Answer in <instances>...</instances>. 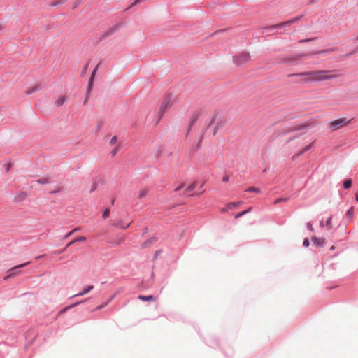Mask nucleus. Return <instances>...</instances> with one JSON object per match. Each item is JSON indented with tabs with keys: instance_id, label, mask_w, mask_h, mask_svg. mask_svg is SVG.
Instances as JSON below:
<instances>
[{
	"instance_id": "1",
	"label": "nucleus",
	"mask_w": 358,
	"mask_h": 358,
	"mask_svg": "<svg viewBox=\"0 0 358 358\" xmlns=\"http://www.w3.org/2000/svg\"><path fill=\"white\" fill-rule=\"evenodd\" d=\"M224 122L219 113L215 111L209 117V122L207 123V129L211 130L213 136H215L218 131L223 128Z\"/></svg>"
},
{
	"instance_id": "2",
	"label": "nucleus",
	"mask_w": 358,
	"mask_h": 358,
	"mask_svg": "<svg viewBox=\"0 0 358 358\" xmlns=\"http://www.w3.org/2000/svg\"><path fill=\"white\" fill-rule=\"evenodd\" d=\"M302 17H303V15H300L294 17L292 19H289L288 20L284 21L282 22H280V23H278L276 24L262 27V29L263 30V33H267L268 31L277 30V29H282L283 27H289L293 23L299 21Z\"/></svg>"
},
{
	"instance_id": "3",
	"label": "nucleus",
	"mask_w": 358,
	"mask_h": 358,
	"mask_svg": "<svg viewBox=\"0 0 358 358\" xmlns=\"http://www.w3.org/2000/svg\"><path fill=\"white\" fill-rule=\"evenodd\" d=\"M336 77L331 71H315V81H323Z\"/></svg>"
},
{
	"instance_id": "4",
	"label": "nucleus",
	"mask_w": 358,
	"mask_h": 358,
	"mask_svg": "<svg viewBox=\"0 0 358 358\" xmlns=\"http://www.w3.org/2000/svg\"><path fill=\"white\" fill-rule=\"evenodd\" d=\"M30 263L31 262H26L12 267L11 268L7 271V274L3 277V279L5 280H7L10 278L16 276L20 273V269L28 266L29 264H30Z\"/></svg>"
},
{
	"instance_id": "5",
	"label": "nucleus",
	"mask_w": 358,
	"mask_h": 358,
	"mask_svg": "<svg viewBox=\"0 0 358 358\" xmlns=\"http://www.w3.org/2000/svg\"><path fill=\"white\" fill-rule=\"evenodd\" d=\"M350 123V120H347L346 118H340L335 120L329 123V128L331 131H334L341 128H343L348 125Z\"/></svg>"
},
{
	"instance_id": "6",
	"label": "nucleus",
	"mask_w": 358,
	"mask_h": 358,
	"mask_svg": "<svg viewBox=\"0 0 358 358\" xmlns=\"http://www.w3.org/2000/svg\"><path fill=\"white\" fill-rule=\"evenodd\" d=\"M171 96L170 94L167 95L165 97V99H164L162 105L160 106L159 110L157 115V124H158L159 122V121L161 120V119L162 118L164 113L167 108V106H169V104L171 102Z\"/></svg>"
},
{
	"instance_id": "7",
	"label": "nucleus",
	"mask_w": 358,
	"mask_h": 358,
	"mask_svg": "<svg viewBox=\"0 0 358 358\" xmlns=\"http://www.w3.org/2000/svg\"><path fill=\"white\" fill-rule=\"evenodd\" d=\"M201 114V111H196L191 115L186 131V136H187L191 133L193 127L196 124Z\"/></svg>"
},
{
	"instance_id": "8",
	"label": "nucleus",
	"mask_w": 358,
	"mask_h": 358,
	"mask_svg": "<svg viewBox=\"0 0 358 358\" xmlns=\"http://www.w3.org/2000/svg\"><path fill=\"white\" fill-rule=\"evenodd\" d=\"M301 56H302L301 55H299V54L287 55L282 58V62L287 64L296 65V64H299L300 57Z\"/></svg>"
},
{
	"instance_id": "9",
	"label": "nucleus",
	"mask_w": 358,
	"mask_h": 358,
	"mask_svg": "<svg viewBox=\"0 0 358 358\" xmlns=\"http://www.w3.org/2000/svg\"><path fill=\"white\" fill-rule=\"evenodd\" d=\"M118 29L119 27L116 24L111 26L110 28H108L106 31H105L100 35L99 41H101L106 39L107 38L115 34L117 31H118Z\"/></svg>"
},
{
	"instance_id": "10",
	"label": "nucleus",
	"mask_w": 358,
	"mask_h": 358,
	"mask_svg": "<svg viewBox=\"0 0 358 358\" xmlns=\"http://www.w3.org/2000/svg\"><path fill=\"white\" fill-rule=\"evenodd\" d=\"M308 127H309V124H297L295 126H291V127H288L285 131L280 133L279 135L282 136V135H285V134H289L291 132L303 130V129L307 128Z\"/></svg>"
},
{
	"instance_id": "11",
	"label": "nucleus",
	"mask_w": 358,
	"mask_h": 358,
	"mask_svg": "<svg viewBox=\"0 0 358 358\" xmlns=\"http://www.w3.org/2000/svg\"><path fill=\"white\" fill-rule=\"evenodd\" d=\"M234 62L238 66L247 62L250 59V55L243 52L238 54L236 57H233Z\"/></svg>"
},
{
	"instance_id": "12",
	"label": "nucleus",
	"mask_w": 358,
	"mask_h": 358,
	"mask_svg": "<svg viewBox=\"0 0 358 358\" xmlns=\"http://www.w3.org/2000/svg\"><path fill=\"white\" fill-rule=\"evenodd\" d=\"M289 76L302 77L303 78V82L313 81V71H310L308 72L303 73H293L289 75Z\"/></svg>"
},
{
	"instance_id": "13",
	"label": "nucleus",
	"mask_w": 358,
	"mask_h": 358,
	"mask_svg": "<svg viewBox=\"0 0 358 358\" xmlns=\"http://www.w3.org/2000/svg\"><path fill=\"white\" fill-rule=\"evenodd\" d=\"M101 65V63H99L92 71V72L91 73V75L90 76V78H89V80H88V83H87V86L88 87V91L89 90H93V87H94V79H95V76H96V71H98L99 66Z\"/></svg>"
},
{
	"instance_id": "14",
	"label": "nucleus",
	"mask_w": 358,
	"mask_h": 358,
	"mask_svg": "<svg viewBox=\"0 0 358 358\" xmlns=\"http://www.w3.org/2000/svg\"><path fill=\"white\" fill-rule=\"evenodd\" d=\"M110 224H111V226H113L115 228L125 230L131 226V222H130L127 224H124L122 220H117L115 222H112Z\"/></svg>"
},
{
	"instance_id": "15",
	"label": "nucleus",
	"mask_w": 358,
	"mask_h": 358,
	"mask_svg": "<svg viewBox=\"0 0 358 358\" xmlns=\"http://www.w3.org/2000/svg\"><path fill=\"white\" fill-rule=\"evenodd\" d=\"M206 344L213 348L220 347L219 339L215 336H210Z\"/></svg>"
},
{
	"instance_id": "16",
	"label": "nucleus",
	"mask_w": 358,
	"mask_h": 358,
	"mask_svg": "<svg viewBox=\"0 0 358 358\" xmlns=\"http://www.w3.org/2000/svg\"><path fill=\"white\" fill-rule=\"evenodd\" d=\"M333 51H334V50L330 49V48L324 49V50H317V51L315 50V57H317L319 59L322 57L327 56L330 53H331Z\"/></svg>"
},
{
	"instance_id": "17",
	"label": "nucleus",
	"mask_w": 358,
	"mask_h": 358,
	"mask_svg": "<svg viewBox=\"0 0 358 358\" xmlns=\"http://www.w3.org/2000/svg\"><path fill=\"white\" fill-rule=\"evenodd\" d=\"M94 288V285H87L82 289V290L77 294L74 295V296H80L85 295L88 294L90 292H91Z\"/></svg>"
},
{
	"instance_id": "18",
	"label": "nucleus",
	"mask_w": 358,
	"mask_h": 358,
	"mask_svg": "<svg viewBox=\"0 0 358 358\" xmlns=\"http://www.w3.org/2000/svg\"><path fill=\"white\" fill-rule=\"evenodd\" d=\"M138 299L143 302H150L155 300V296L152 294L149 295H142L140 294L138 296Z\"/></svg>"
},
{
	"instance_id": "19",
	"label": "nucleus",
	"mask_w": 358,
	"mask_h": 358,
	"mask_svg": "<svg viewBox=\"0 0 358 358\" xmlns=\"http://www.w3.org/2000/svg\"><path fill=\"white\" fill-rule=\"evenodd\" d=\"M157 238L155 236H152L151 238L145 240L144 242L141 243V247L143 248H146L152 245L156 241Z\"/></svg>"
},
{
	"instance_id": "20",
	"label": "nucleus",
	"mask_w": 358,
	"mask_h": 358,
	"mask_svg": "<svg viewBox=\"0 0 358 358\" xmlns=\"http://www.w3.org/2000/svg\"><path fill=\"white\" fill-rule=\"evenodd\" d=\"M67 100V96L65 95L60 96L57 100L55 101V105L57 107H60L64 104V103Z\"/></svg>"
},
{
	"instance_id": "21",
	"label": "nucleus",
	"mask_w": 358,
	"mask_h": 358,
	"mask_svg": "<svg viewBox=\"0 0 358 358\" xmlns=\"http://www.w3.org/2000/svg\"><path fill=\"white\" fill-rule=\"evenodd\" d=\"M27 196V192L22 191L15 196L14 201L17 203L21 202L26 199Z\"/></svg>"
},
{
	"instance_id": "22",
	"label": "nucleus",
	"mask_w": 358,
	"mask_h": 358,
	"mask_svg": "<svg viewBox=\"0 0 358 358\" xmlns=\"http://www.w3.org/2000/svg\"><path fill=\"white\" fill-rule=\"evenodd\" d=\"M252 210V207H249L248 208H247L245 210H241V211L238 212V213H236L234 215V218L235 219H239L240 217H241L245 215L246 214L250 213Z\"/></svg>"
},
{
	"instance_id": "23",
	"label": "nucleus",
	"mask_w": 358,
	"mask_h": 358,
	"mask_svg": "<svg viewBox=\"0 0 358 358\" xmlns=\"http://www.w3.org/2000/svg\"><path fill=\"white\" fill-rule=\"evenodd\" d=\"M331 219H332L331 217H329L327 219L325 223H324L323 220L320 221V226L322 227H326L328 229H331L332 228Z\"/></svg>"
},
{
	"instance_id": "24",
	"label": "nucleus",
	"mask_w": 358,
	"mask_h": 358,
	"mask_svg": "<svg viewBox=\"0 0 358 358\" xmlns=\"http://www.w3.org/2000/svg\"><path fill=\"white\" fill-rule=\"evenodd\" d=\"M243 201H233V202H229L227 203L226 208H227V210H231V209H234L235 208H237L238 206H239V205L241 203H242Z\"/></svg>"
},
{
	"instance_id": "25",
	"label": "nucleus",
	"mask_w": 358,
	"mask_h": 358,
	"mask_svg": "<svg viewBox=\"0 0 358 358\" xmlns=\"http://www.w3.org/2000/svg\"><path fill=\"white\" fill-rule=\"evenodd\" d=\"M36 182L40 185H45L50 183V178L48 177H41L36 180Z\"/></svg>"
},
{
	"instance_id": "26",
	"label": "nucleus",
	"mask_w": 358,
	"mask_h": 358,
	"mask_svg": "<svg viewBox=\"0 0 358 358\" xmlns=\"http://www.w3.org/2000/svg\"><path fill=\"white\" fill-rule=\"evenodd\" d=\"M196 185H197L196 182H193V183L189 185L185 189L184 194H187L194 191L195 189Z\"/></svg>"
},
{
	"instance_id": "27",
	"label": "nucleus",
	"mask_w": 358,
	"mask_h": 358,
	"mask_svg": "<svg viewBox=\"0 0 358 358\" xmlns=\"http://www.w3.org/2000/svg\"><path fill=\"white\" fill-rule=\"evenodd\" d=\"M66 0H54L50 3L51 7H56L64 4Z\"/></svg>"
},
{
	"instance_id": "28",
	"label": "nucleus",
	"mask_w": 358,
	"mask_h": 358,
	"mask_svg": "<svg viewBox=\"0 0 358 358\" xmlns=\"http://www.w3.org/2000/svg\"><path fill=\"white\" fill-rule=\"evenodd\" d=\"M41 88L38 87H31L26 90L27 95H31L38 92Z\"/></svg>"
},
{
	"instance_id": "29",
	"label": "nucleus",
	"mask_w": 358,
	"mask_h": 358,
	"mask_svg": "<svg viewBox=\"0 0 358 358\" xmlns=\"http://www.w3.org/2000/svg\"><path fill=\"white\" fill-rule=\"evenodd\" d=\"M310 241H312L313 243V234L310 236V238H305L303 241V246L304 248H308L310 245Z\"/></svg>"
},
{
	"instance_id": "30",
	"label": "nucleus",
	"mask_w": 358,
	"mask_h": 358,
	"mask_svg": "<svg viewBox=\"0 0 358 358\" xmlns=\"http://www.w3.org/2000/svg\"><path fill=\"white\" fill-rule=\"evenodd\" d=\"M246 192L249 193H257L259 194L261 192V189L259 187H250L248 189H245Z\"/></svg>"
},
{
	"instance_id": "31",
	"label": "nucleus",
	"mask_w": 358,
	"mask_h": 358,
	"mask_svg": "<svg viewBox=\"0 0 358 358\" xmlns=\"http://www.w3.org/2000/svg\"><path fill=\"white\" fill-rule=\"evenodd\" d=\"M313 145V141L310 142L309 144H308L307 145H306L303 148H302L299 152V155H303V153H305L306 151H308V150H310L312 146Z\"/></svg>"
},
{
	"instance_id": "32",
	"label": "nucleus",
	"mask_w": 358,
	"mask_h": 358,
	"mask_svg": "<svg viewBox=\"0 0 358 358\" xmlns=\"http://www.w3.org/2000/svg\"><path fill=\"white\" fill-rule=\"evenodd\" d=\"M110 209L108 208L104 207L102 212V218L103 220H106L110 216Z\"/></svg>"
},
{
	"instance_id": "33",
	"label": "nucleus",
	"mask_w": 358,
	"mask_h": 358,
	"mask_svg": "<svg viewBox=\"0 0 358 358\" xmlns=\"http://www.w3.org/2000/svg\"><path fill=\"white\" fill-rule=\"evenodd\" d=\"M145 1V0H134V1L131 3L130 6L128 7V8H127V9L131 8H133V7H134V6H137V5H138V4L141 3H143V2H144Z\"/></svg>"
},
{
	"instance_id": "34",
	"label": "nucleus",
	"mask_w": 358,
	"mask_h": 358,
	"mask_svg": "<svg viewBox=\"0 0 358 358\" xmlns=\"http://www.w3.org/2000/svg\"><path fill=\"white\" fill-rule=\"evenodd\" d=\"M324 242H325V240L323 238H315V245H317V246L322 245L324 243Z\"/></svg>"
},
{
	"instance_id": "35",
	"label": "nucleus",
	"mask_w": 358,
	"mask_h": 358,
	"mask_svg": "<svg viewBox=\"0 0 358 358\" xmlns=\"http://www.w3.org/2000/svg\"><path fill=\"white\" fill-rule=\"evenodd\" d=\"M353 214H354V210H353V208H350L346 213V217L347 218H348L350 220H352V217H353Z\"/></svg>"
},
{
	"instance_id": "36",
	"label": "nucleus",
	"mask_w": 358,
	"mask_h": 358,
	"mask_svg": "<svg viewBox=\"0 0 358 358\" xmlns=\"http://www.w3.org/2000/svg\"><path fill=\"white\" fill-rule=\"evenodd\" d=\"M87 240V238L84 236H79L78 238H73L72 241L74 243L78 242H83Z\"/></svg>"
},
{
	"instance_id": "37",
	"label": "nucleus",
	"mask_w": 358,
	"mask_h": 358,
	"mask_svg": "<svg viewBox=\"0 0 358 358\" xmlns=\"http://www.w3.org/2000/svg\"><path fill=\"white\" fill-rule=\"evenodd\" d=\"M92 90H89L88 91V87H87V90H86V92H85V100H84V105L87 103L88 99H90V92H92Z\"/></svg>"
},
{
	"instance_id": "38",
	"label": "nucleus",
	"mask_w": 358,
	"mask_h": 358,
	"mask_svg": "<svg viewBox=\"0 0 358 358\" xmlns=\"http://www.w3.org/2000/svg\"><path fill=\"white\" fill-rule=\"evenodd\" d=\"M148 194V191L146 189H141L138 192V198L142 199L144 198Z\"/></svg>"
},
{
	"instance_id": "39",
	"label": "nucleus",
	"mask_w": 358,
	"mask_h": 358,
	"mask_svg": "<svg viewBox=\"0 0 358 358\" xmlns=\"http://www.w3.org/2000/svg\"><path fill=\"white\" fill-rule=\"evenodd\" d=\"M202 141H203V136H201L199 139L198 143H196V145L195 146L194 152H196L201 148V143H202Z\"/></svg>"
},
{
	"instance_id": "40",
	"label": "nucleus",
	"mask_w": 358,
	"mask_h": 358,
	"mask_svg": "<svg viewBox=\"0 0 358 358\" xmlns=\"http://www.w3.org/2000/svg\"><path fill=\"white\" fill-rule=\"evenodd\" d=\"M107 305H108V303L105 301V302L102 303L101 304H100V305L97 306L94 308V310H96V311L101 310H102L103 308H105Z\"/></svg>"
},
{
	"instance_id": "41",
	"label": "nucleus",
	"mask_w": 358,
	"mask_h": 358,
	"mask_svg": "<svg viewBox=\"0 0 358 358\" xmlns=\"http://www.w3.org/2000/svg\"><path fill=\"white\" fill-rule=\"evenodd\" d=\"M3 166H5L4 173L6 174L10 171V169L12 168V164L7 163V164H4Z\"/></svg>"
},
{
	"instance_id": "42",
	"label": "nucleus",
	"mask_w": 358,
	"mask_h": 358,
	"mask_svg": "<svg viewBox=\"0 0 358 358\" xmlns=\"http://www.w3.org/2000/svg\"><path fill=\"white\" fill-rule=\"evenodd\" d=\"M343 186L345 189H348L352 186V180L350 179L345 180Z\"/></svg>"
},
{
	"instance_id": "43",
	"label": "nucleus",
	"mask_w": 358,
	"mask_h": 358,
	"mask_svg": "<svg viewBox=\"0 0 358 358\" xmlns=\"http://www.w3.org/2000/svg\"><path fill=\"white\" fill-rule=\"evenodd\" d=\"M83 1L84 0H75L73 8L76 9L77 8H78L82 4Z\"/></svg>"
},
{
	"instance_id": "44",
	"label": "nucleus",
	"mask_w": 358,
	"mask_h": 358,
	"mask_svg": "<svg viewBox=\"0 0 358 358\" xmlns=\"http://www.w3.org/2000/svg\"><path fill=\"white\" fill-rule=\"evenodd\" d=\"M289 199L288 197H283V196H280L279 198H278L276 200H275V203H282V202H285L287 201V200Z\"/></svg>"
},
{
	"instance_id": "45",
	"label": "nucleus",
	"mask_w": 358,
	"mask_h": 358,
	"mask_svg": "<svg viewBox=\"0 0 358 358\" xmlns=\"http://www.w3.org/2000/svg\"><path fill=\"white\" fill-rule=\"evenodd\" d=\"M62 191V189L61 187H58L54 190H51L49 192V194H59L61 193Z\"/></svg>"
},
{
	"instance_id": "46",
	"label": "nucleus",
	"mask_w": 358,
	"mask_h": 358,
	"mask_svg": "<svg viewBox=\"0 0 358 358\" xmlns=\"http://www.w3.org/2000/svg\"><path fill=\"white\" fill-rule=\"evenodd\" d=\"M97 188H98V185L96 183H92L90 187V192L92 193V192H95L97 189Z\"/></svg>"
},
{
	"instance_id": "47",
	"label": "nucleus",
	"mask_w": 358,
	"mask_h": 358,
	"mask_svg": "<svg viewBox=\"0 0 358 358\" xmlns=\"http://www.w3.org/2000/svg\"><path fill=\"white\" fill-rule=\"evenodd\" d=\"M185 187V184L182 183L179 185H178L175 189H174V192H178L179 191H180L182 189H183Z\"/></svg>"
},
{
	"instance_id": "48",
	"label": "nucleus",
	"mask_w": 358,
	"mask_h": 358,
	"mask_svg": "<svg viewBox=\"0 0 358 358\" xmlns=\"http://www.w3.org/2000/svg\"><path fill=\"white\" fill-rule=\"evenodd\" d=\"M76 230V229H73V230H71L70 231H69L68 233H66L64 236V239H66L68 238H69Z\"/></svg>"
},
{
	"instance_id": "49",
	"label": "nucleus",
	"mask_w": 358,
	"mask_h": 358,
	"mask_svg": "<svg viewBox=\"0 0 358 358\" xmlns=\"http://www.w3.org/2000/svg\"><path fill=\"white\" fill-rule=\"evenodd\" d=\"M306 227L310 231H313V222H308L306 224Z\"/></svg>"
},
{
	"instance_id": "50",
	"label": "nucleus",
	"mask_w": 358,
	"mask_h": 358,
	"mask_svg": "<svg viewBox=\"0 0 358 358\" xmlns=\"http://www.w3.org/2000/svg\"><path fill=\"white\" fill-rule=\"evenodd\" d=\"M117 141V136H114L111 138L110 141V145H115Z\"/></svg>"
},
{
	"instance_id": "51",
	"label": "nucleus",
	"mask_w": 358,
	"mask_h": 358,
	"mask_svg": "<svg viewBox=\"0 0 358 358\" xmlns=\"http://www.w3.org/2000/svg\"><path fill=\"white\" fill-rule=\"evenodd\" d=\"M117 151H118L117 147H115L113 149H112V150L110 151L111 157H114L117 154Z\"/></svg>"
},
{
	"instance_id": "52",
	"label": "nucleus",
	"mask_w": 358,
	"mask_h": 358,
	"mask_svg": "<svg viewBox=\"0 0 358 358\" xmlns=\"http://www.w3.org/2000/svg\"><path fill=\"white\" fill-rule=\"evenodd\" d=\"M124 241L123 238L122 239H120V240H117V241H114L113 242H111L112 244L113 245H119L122 243V242Z\"/></svg>"
},
{
	"instance_id": "53",
	"label": "nucleus",
	"mask_w": 358,
	"mask_h": 358,
	"mask_svg": "<svg viewBox=\"0 0 358 358\" xmlns=\"http://www.w3.org/2000/svg\"><path fill=\"white\" fill-rule=\"evenodd\" d=\"M301 135V134H297L292 137H290L288 140H287V142H290L292 141V140H294V138H299L300 136Z\"/></svg>"
},
{
	"instance_id": "54",
	"label": "nucleus",
	"mask_w": 358,
	"mask_h": 358,
	"mask_svg": "<svg viewBox=\"0 0 358 358\" xmlns=\"http://www.w3.org/2000/svg\"><path fill=\"white\" fill-rule=\"evenodd\" d=\"M67 310H69L67 306H65L64 308H62L59 312V315L60 314H62L64 313H66Z\"/></svg>"
},
{
	"instance_id": "55",
	"label": "nucleus",
	"mask_w": 358,
	"mask_h": 358,
	"mask_svg": "<svg viewBox=\"0 0 358 358\" xmlns=\"http://www.w3.org/2000/svg\"><path fill=\"white\" fill-rule=\"evenodd\" d=\"M116 294H113L111 296H110L108 300L106 301L108 304L112 301V300L115 296Z\"/></svg>"
},
{
	"instance_id": "56",
	"label": "nucleus",
	"mask_w": 358,
	"mask_h": 358,
	"mask_svg": "<svg viewBox=\"0 0 358 358\" xmlns=\"http://www.w3.org/2000/svg\"><path fill=\"white\" fill-rule=\"evenodd\" d=\"M66 306H67L68 309L70 310L71 308H73L76 307L77 306V303H71L70 305H68Z\"/></svg>"
},
{
	"instance_id": "57",
	"label": "nucleus",
	"mask_w": 358,
	"mask_h": 358,
	"mask_svg": "<svg viewBox=\"0 0 358 358\" xmlns=\"http://www.w3.org/2000/svg\"><path fill=\"white\" fill-rule=\"evenodd\" d=\"M229 180V177L228 176H224L222 177V182H227Z\"/></svg>"
},
{
	"instance_id": "58",
	"label": "nucleus",
	"mask_w": 358,
	"mask_h": 358,
	"mask_svg": "<svg viewBox=\"0 0 358 358\" xmlns=\"http://www.w3.org/2000/svg\"><path fill=\"white\" fill-rule=\"evenodd\" d=\"M65 250H66V248H64L62 250H56L55 253L60 255V254L63 253Z\"/></svg>"
},
{
	"instance_id": "59",
	"label": "nucleus",
	"mask_w": 358,
	"mask_h": 358,
	"mask_svg": "<svg viewBox=\"0 0 358 358\" xmlns=\"http://www.w3.org/2000/svg\"><path fill=\"white\" fill-rule=\"evenodd\" d=\"M89 299H86L85 300L78 301L75 302V303H77V306H78V305H80V304H81L83 303H85V301H88Z\"/></svg>"
},
{
	"instance_id": "60",
	"label": "nucleus",
	"mask_w": 358,
	"mask_h": 358,
	"mask_svg": "<svg viewBox=\"0 0 358 358\" xmlns=\"http://www.w3.org/2000/svg\"><path fill=\"white\" fill-rule=\"evenodd\" d=\"M162 252V250H157L155 251L154 257H157L161 252Z\"/></svg>"
},
{
	"instance_id": "61",
	"label": "nucleus",
	"mask_w": 358,
	"mask_h": 358,
	"mask_svg": "<svg viewBox=\"0 0 358 358\" xmlns=\"http://www.w3.org/2000/svg\"><path fill=\"white\" fill-rule=\"evenodd\" d=\"M73 244H74V243H73V241L71 240V241H69V242L66 244V248H65L66 249L67 248H69V247L71 246V245H73Z\"/></svg>"
},
{
	"instance_id": "62",
	"label": "nucleus",
	"mask_w": 358,
	"mask_h": 358,
	"mask_svg": "<svg viewBox=\"0 0 358 358\" xmlns=\"http://www.w3.org/2000/svg\"><path fill=\"white\" fill-rule=\"evenodd\" d=\"M73 244H74V243H73V241L71 240V241H69V242L66 244V248H65L66 249L67 248H69V247L71 246V245H73Z\"/></svg>"
},
{
	"instance_id": "63",
	"label": "nucleus",
	"mask_w": 358,
	"mask_h": 358,
	"mask_svg": "<svg viewBox=\"0 0 358 358\" xmlns=\"http://www.w3.org/2000/svg\"><path fill=\"white\" fill-rule=\"evenodd\" d=\"M148 233V227H145L143 229V235H145L146 234Z\"/></svg>"
},
{
	"instance_id": "64",
	"label": "nucleus",
	"mask_w": 358,
	"mask_h": 358,
	"mask_svg": "<svg viewBox=\"0 0 358 358\" xmlns=\"http://www.w3.org/2000/svg\"><path fill=\"white\" fill-rule=\"evenodd\" d=\"M87 66L85 65V67L83 69L82 73H84L87 71Z\"/></svg>"
}]
</instances>
